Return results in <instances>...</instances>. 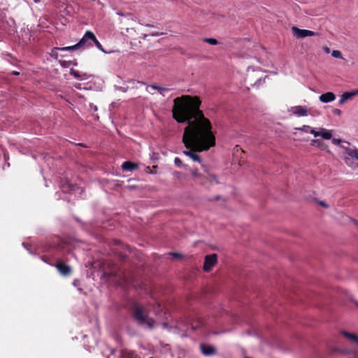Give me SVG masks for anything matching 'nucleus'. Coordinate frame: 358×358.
<instances>
[{"label":"nucleus","instance_id":"nucleus-1","mask_svg":"<svg viewBox=\"0 0 358 358\" xmlns=\"http://www.w3.org/2000/svg\"><path fill=\"white\" fill-rule=\"evenodd\" d=\"M197 96L182 95L173 100V118L178 123H187L182 143L188 150L182 153L194 162H202L197 152L207 151L215 145V136L210 121L204 116Z\"/></svg>","mask_w":358,"mask_h":358},{"label":"nucleus","instance_id":"nucleus-2","mask_svg":"<svg viewBox=\"0 0 358 358\" xmlns=\"http://www.w3.org/2000/svg\"><path fill=\"white\" fill-rule=\"evenodd\" d=\"M128 310L132 320L137 326L150 330L155 328V320L149 316V312L143 304L131 301Z\"/></svg>","mask_w":358,"mask_h":358},{"label":"nucleus","instance_id":"nucleus-3","mask_svg":"<svg viewBox=\"0 0 358 358\" xmlns=\"http://www.w3.org/2000/svg\"><path fill=\"white\" fill-rule=\"evenodd\" d=\"M348 146L341 145V148L344 150L343 154L347 155L343 157V159L348 166H351L352 159L358 160V149H350Z\"/></svg>","mask_w":358,"mask_h":358},{"label":"nucleus","instance_id":"nucleus-4","mask_svg":"<svg viewBox=\"0 0 358 358\" xmlns=\"http://www.w3.org/2000/svg\"><path fill=\"white\" fill-rule=\"evenodd\" d=\"M115 243L116 245L120 246L121 249L124 250V251H119L118 249H117L114 252L117 255V257L119 258V259L121 262H125L127 259L128 255L127 253V251L128 252H131V248L129 245L123 244L120 242L119 240H115Z\"/></svg>","mask_w":358,"mask_h":358},{"label":"nucleus","instance_id":"nucleus-5","mask_svg":"<svg viewBox=\"0 0 358 358\" xmlns=\"http://www.w3.org/2000/svg\"><path fill=\"white\" fill-rule=\"evenodd\" d=\"M94 40H96L95 35L92 31H87L80 41L77 43L78 46H79L80 49L92 46V43Z\"/></svg>","mask_w":358,"mask_h":358},{"label":"nucleus","instance_id":"nucleus-6","mask_svg":"<svg viewBox=\"0 0 358 358\" xmlns=\"http://www.w3.org/2000/svg\"><path fill=\"white\" fill-rule=\"evenodd\" d=\"M292 34L296 38H303L307 36H319L318 32H314L310 30L301 29L296 27L292 28Z\"/></svg>","mask_w":358,"mask_h":358},{"label":"nucleus","instance_id":"nucleus-7","mask_svg":"<svg viewBox=\"0 0 358 358\" xmlns=\"http://www.w3.org/2000/svg\"><path fill=\"white\" fill-rule=\"evenodd\" d=\"M217 262V255L215 253L205 257L203 269L206 272L210 271Z\"/></svg>","mask_w":358,"mask_h":358},{"label":"nucleus","instance_id":"nucleus-8","mask_svg":"<svg viewBox=\"0 0 358 358\" xmlns=\"http://www.w3.org/2000/svg\"><path fill=\"white\" fill-rule=\"evenodd\" d=\"M55 267L58 270V271L64 276H68L71 273V267L68 264L64 263L61 260H59L55 264Z\"/></svg>","mask_w":358,"mask_h":358},{"label":"nucleus","instance_id":"nucleus-9","mask_svg":"<svg viewBox=\"0 0 358 358\" xmlns=\"http://www.w3.org/2000/svg\"><path fill=\"white\" fill-rule=\"evenodd\" d=\"M200 349L202 354L205 356L213 355L217 352V350L215 347L208 344L201 343Z\"/></svg>","mask_w":358,"mask_h":358},{"label":"nucleus","instance_id":"nucleus-10","mask_svg":"<svg viewBox=\"0 0 358 358\" xmlns=\"http://www.w3.org/2000/svg\"><path fill=\"white\" fill-rule=\"evenodd\" d=\"M291 111L293 114L297 116H306L308 114V109L306 106H296L291 108Z\"/></svg>","mask_w":358,"mask_h":358},{"label":"nucleus","instance_id":"nucleus-11","mask_svg":"<svg viewBox=\"0 0 358 358\" xmlns=\"http://www.w3.org/2000/svg\"><path fill=\"white\" fill-rule=\"evenodd\" d=\"M358 94V90L352 92H344L340 99L339 104H343L348 100L352 99L355 96Z\"/></svg>","mask_w":358,"mask_h":358},{"label":"nucleus","instance_id":"nucleus-12","mask_svg":"<svg viewBox=\"0 0 358 358\" xmlns=\"http://www.w3.org/2000/svg\"><path fill=\"white\" fill-rule=\"evenodd\" d=\"M138 164L137 163L132 162L131 161L124 162L121 167L123 171H132L138 169Z\"/></svg>","mask_w":358,"mask_h":358},{"label":"nucleus","instance_id":"nucleus-13","mask_svg":"<svg viewBox=\"0 0 358 358\" xmlns=\"http://www.w3.org/2000/svg\"><path fill=\"white\" fill-rule=\"evenodd\" d=\"M61 188L63 192L71 194L78 189V186L76 184H70L66 182L62 185Z\"/></svg>","mask_w":358,"mask_h":358},{"label":"nucleus","instance_id":"nucleus-14","mask_svg":"<svg viewBox=\"0 0 358 358\" xmlns=\"http://www.w3.org/2000/svg\"><path fill=\"white\" fill-rule=\"evenodd\" d=\"M336 99V96L333 92H328L320 96L319 99L322 103H329L333 101Z\"/></svg>","mask_w":358,"mask_h":358},{"label":"nucleus","instance_id":"nucleus-15","mask_svg":"<svg viewBox=\"0 0 358 358\" xmlns=\"http://www.w3.org/2000/svg\"><path fill=\"white\" fill-rule=\"evenodd\" d=\"M343 336L355 343L358 345V336L352 333H349L345 331H342L341 333Z\"/></svg>","mask_w":358,"mask_h":358},{"label":"nucleus","instance_id":"nucleus-16","mask_svg":"<svg viewBox=\"0 0 358 358\" xmlns=\"http://www.w3.org/2000/svg\"><path fill=\"white\" fill-rule=\"evenodd\" d=\"M70 74L79 80H83L87 78V73L80 74L73 69H70Z\"/></svg>","mask_w":358,"mask_h":358},{"label":"nucleus","instance_id":"nucleus-17","mask_svg":"<svg viewBox=\"0 0 358 358\" xmlns=\"http://www.w3.org/2000/svg\"><path fill=\"white\" fill-rule=\"evenodd\" d=\"M59 63L60 66L63 68H68L71 65L77 66L78 62L76 60H72V61H64V60H59Z\"/></svg>","mask_w":358,"mask_h":358},{"label":"nucleus","instance_id":"nucleus-18","mask_svg":"<svg viewBox=\"0 0 358 358\" xmlns=\"http://www.w3.org/2000/svg\"><path fill=\"white\" fill-rule=\"evenodd\" d=\"M55 50H59L62 51H74L76 50L80 49L79 46H78V43L75 44L74 45L68 46V47H63V48H55Z\"/></svg>","mask_w":358,"mask_h":358},{"label":"nucleus","instance_id":"nucleus-19","mask_svg":"<svg viewBox=\"0 0 358 358\" xmlns=\"http://www.w3.org/2000/svg\"><path fill=\"white\" fill-rule=\"evenodd\" d=\"M174 164L175 165L177 166V167H179V168H183L186 170H188L189 169V166L187 165V164H184L182 162V160L178 158V157H176L175 159H174Z\"/></svg>","mask_w":358,"mask_h":358},{"label":"nucleus","instance_id":"nucleus-20","mask_svg":"<svg viewBox=\"0 0 358 358\" xmlns=\"http://www.w3.org/2000/svg\"><path fill=\"white\" fill-rule=\"evenodd\" d=\"M151 87H152V88L157 90L163 96H164V93L165 92H169L171 90V89H169V88L160 87L157 85H151Z\"/></svg>","mask_w":358,"mask_h":358},{"label":"nucleus","instance_id":"nucleus-21","mask_svg":"<svg viewBox=\"0 0 358 358\" xmlns=\"http://www.w3.org/2000/svg\"><path fill=\"white\" fill-rule=\"evenodd\" d=\"M331 143L334 144V145H341V143H344L348 145H350V143L348 142V141H343L342 139L341 138H332L331 137Z\"/></svg>","mask_w":358,"mask_h":358},{"label":"nucleus","instance_id":"nucleus-22","mask_svg":"<svg viewBox=\"0 0 358 358\" xmlns=\"http://www.w3.org/2000/svg\"><path fill=\"white\" fill-rule=\"evenodd\" d=\"M136 355L133 352L122 351L121 352L122 358H136Z\"/></svg>","mask_w":358,"mask_h":358},{"label":"nucleus","instance_id":"nucleus-23","mask_svg":"<svg viewBox=\"0 0 358 358\" xmlns=\"http://www.w3.org/2000/svg\"><path fill=\"white\" fill-rule=\"evenodd\" d=\"M320 136L324 139H327V140L331 139L332 137L331 133L329 131H327V129H322V131L320 132Z\"/></svg>","mask_w":358,"mask_h":358},{"label":"nucleus","instance_id":"nucleus-24","mask_svg":"<svg viewBox=\"0 0 358 358\" xmlns=\"http://www.w3.org/2000/svg\"><path fill=\"white\" fill-rule=\"evenodd\" d=\"M203 41L213 45L218 44L217 40L213 38H203Z\"/></svg>","mask_w":358,"mask_h":358},{"label":"nucleus","instance_id":"nucleus-25","mask_svg":"<svg viewBox=\"0 0 358 358\" xmlns=\"http://www.w3.org/2000/svg\"><path fill=\"white\" fill-rule=\"evenodd\" d=\"M73 285L74 287H77L78 290L80 292H83V288L81 287V282L80 280L78 279H75L73 282Z\"/></svg>","mask_w":358,"mask_h":358},{"label":"nucleus","instance_id":"nucleus-26","mask_svg":"<svg viewBox=\"0 0 358 358\" xmlns=\"http://www.w3.org/2000/svg\"><path fill=\"white\" fill-rule=\"evenodd\" d=\"M189 170H190L192 175L193 176L194 178H202V175L199 173L197 169H189Z\"/></svg>","mask_w":358,"mask_h":358},{"label":"nucleus","instance_id":"nucleus-27","mask_svg":"<svg viewBox=\"0 0 358 358\" xmlns=\"http://www.w3.org/2000/svg\"><path fill=\"white\" fill-rule=\"evenodd\" d=\"M332 57L338 59H343L342 53L340 50H333L331 52Z\"/></svg>","mask_w":358,"mask_h":358},{"label":"nucleus","instance_id":"nucleus-28","mask_svg":"<svg viewBox=\"0 0 358 358\" xmlns=\"http://www.w3.org/2000/svg\"><path fill=\"white\" fill-rule=\"evenodd\" d=\"M314 143L317 144V146L320 147L322 150H324L327 145L324 144L321 140L316 139L313 141Z\"/></svg>","mask_w":358,"mask_h":358},{"label":"nucleus","instance_id":"nucleus-29","mask_svg":"<svg viewBox=\"0 0 358 358\" xmlns=\"http://www.w3.org/2000/svg\"><path fill=\"white\" fill-rule=\"evenodd\" d=\"M120 283L121 284H129L130 283V280L127 278L126 276H123L119 279Z\"/></svg>","mask_w":358,"mask_h":358},{"label":"nucleus","instance_id":"nucleus-30","mask_svg":"<svg viewBox=\"0 0 358 358\" xmlns=\"http://www.w3.org/2000/svg\"><path fill=\"white\" fill-rule=\"evenodd\" d=\"M93 43L95 44V45L99 49L101 50L102 52H106L105 50H103L101 44L99 42V41L96 38V40L93 41Z\"/></svg>","mask_w":358,"mask_h":358},{"label":"nucleus","instance_id":"nucleus-31","mask_svg":"<svg viewBox=\"0 0 358 358\" xmlns=\"http://www.w3.org/2000/svg\"><path fill=\"white\" fill-rule=\"evenodd\" d=\"M169 255L175 259H181L182 257V255L179 252H170Z\"/></svg>","mask_w":358,"mask_h":358},{"label":"nucleus","instance_id":"nucleus-32","mask_svg":"<svg viewBox=\"0 0 358 358\" xmlns=\"http://www.w3.org/2000/svg\"><path fill=\"white\" fill-rule=\"evenodd\" d=\"M208 179L210 180H213L214 181L216 182V183H219V181L217 180V176L215 174H208Z\"/></svg>","mask_w":358,"mask_h":358},{"label":"nucleus","instance_id":"nucleus-33","mask_svg":"<svg viewBox=\"0 0 358 358\" xmlns=\"http://www.w3.org/2000/svg\"><path fill=\"white\" fill-rule=\"evenodd\" d=\"M265 82V78H259L257 80V81L255 83L254 85L259 86L261 84L264 83Z\"/></svg>","mask_w":358,"mask_h":358},{"label":"nucleus","instance_id":"nucleus-34","mask_svg":"<svg viewBox=\"0 0 358 358\" xmlns=\"http://www.w3.org/2000/svg\"><path fill=\"white\" fill-rule=\"evenodd\" d=\"M300 130L304 131V132H310V130L311 129L310 126L308 125H303L301 128L299 129Z\"/></svg>","mask_w":358,"mask_h":358},{"label":"nucleus","instance_id":"nucleus-35","mask_svg":"<svg viewBox=\"0 0 358 358\" xmlns=\"http://www.w3.org/2000/svg\"><path fill=\"white\" fill-rule=\"evenodd\" d=\"M310 133L311 134H313L314 136H315V137L320 136V132L316 131L315 129H310Z\"/></svg>","mask_w":358,"mask_h":358},{"label":"nucleus","instance_id":"nucleus-36","mask_svg":"<svg viewBox=\"0 0 358 358\" xmlns=\"http://www.w3.org/2000/svg\"><path fill=\"white\" fill-rule=\"evenodd\" d=\"M333 113L336 115H341L342 113V111L338 108H334L333 110Z\"/></svg>","mask_w":358,"mask_h":358},{"label":"nucleus","instance_id":"nucleus-37","mask_svg":"<svg viewBox=\"0 0 358 358\" xmlns=\"http://www.w3.org/2000/svg\"><path fill=\"white\" fill-rule=\"evenodd\" d=\"M318 203L320 206H323L325 208H329V205L327 203H326L324 201H320Z\"/></svg>","mask_w":358,"mask_h":358},{"label":"nucleus","instance_id":"nucleus-38","mask_svg":"<svg viewBox=\"0 0 358 358\" xmlns=\"http://www.w3.org/2000/svg\"><path fill=\"white\" fill-rule=\"evenodd\" d=\"M220 199H221V196L217 195V196H215L213 198L209 199V201H218Z\"/></svg>","mask_w":358,"mask_h":358},{"label":"nucleus","instance_id":"nucleus-39","mask_svg":"<svg viewBox=\"0 0 358 358\" xmlns=\"http://www.w3.org/2000/svg\"><path fill=\"white\" fill-rule=\"evenodd\" d=\"M3 158H4L5 161H7L8 159V152L6 150H3Z\"/></svg>","mask_w":358,"mask_h":358},{"label":"nucleus","instance_id":"nucleus-40","mask_svg":"<svg viewBox=\"0 0 358 358\" xmlns=\"http://www.w3.org/2000/svg\"><path fill=\"white\" fill-rule=\"evenodd\" d=\"M58 53L57 52H55L53 50L51 53V57H53L54 59H57L58 58Z\"/></svg>","mask_w":358,"mask_h":358},{"label":"nucleus","instance_id":"nucleus-41","mask_svg":"<svg viewBox=\"0 0 358 358\" xmlns=\"http://www.w3.org/2000/svg\"><path fill=\"white\" fill-rule=\"evenodd\" d=\"M162 34H163V33H160V32L157 31V32H154V33L151 34L150 35L153 36H160Z\"/></svg>","mask_w":358,"mask_h":358},{"label":"nucleus","instance_id":"nucleus-42","mask_svg":"<svg viewBox=\"0 0 358 358\" xmlns=\"http://www.w3.org/2000/svg\"><path fill=\"white\" fill-rule=\"evenodd\" d=\"M23 246H24V248H25L28 251H29V252H30V253H32V252L31 251V249H30V246H29V245H27L24 243Z\"/></svg>","mask_w":358,"mask_h":358},{"label":"nucleus","instance_id":"nucleus-43","mask_svg":"<svg viewBox=\"0 0 358 358\" xmlns=\"http://www.w3.org/2000/svg\"><path fill=\"white\" fill-rule=\"evenodd\" d=\"M136 185H129V186L127 187V189H136Z\"/></svg>","mask_w":358,"mask_h":358},{"label":"nucleus","instance_id":"nucleus-44","mask_svg":"<svg viewBox=\"0 0 358 358\" xmlns=\"http://www.w3.org/2000/svg\"><path fill=\"white\" fill-rule=\"evenodd\" d=\"M155 155H157V154L154 152V153H153V156H152V158H151L153 161H155V160H157V157Z\"/></svg>","mask_w":358,"mask_h":358},{"label":"nucleus","instance_id":"nucleus-45","mask_svg":"<svg viewBox=\"0 0 358 358\" xmlns=\"http://www.w3.org/2000/svg\"><path fill=\"white\" fill-rule=\"evenodd\" d=\"M90 107H91V108H93L94 110H95V111L97 110V107L96 106H94L92 103L90 104Z\"/></svg>","mask_w":358,"mask_h":358},{"label":"nucleus","instance_id":"nucleus-46","mask_svg":"<svg viewBox=\"0 0 358 358\" xmlns=\"http://www.w3.org/2000/svg\"><path fill=\"white\" fill-rule=\"evenodd\" d=\"M352 301L355 305V306L358 308V301L352 300Z\"/></svg>","mask_w":358,"mask_h":358},{"label":"nucleus","instance_id":"nucleus-47","mask_svg":"<svg viewBox=\"0 0 358 358\" xmlns=\"http://www.w3.org/2000/svg\"><path fill=\"white\" fill-rule=\"evenodd\" d=\"M345 352H346L348 354H353L354 353V351L353 350H344Z\"/></svg>","mask_w":358,"mask_h":358},{"label":"nucleus","instance_id":"nucleus-48","mask_svg":"<svg viewBox=\"0 0 358 358\" xmlns=\"http://www.w3.org/2000/svg\"><path fill=\"white\" fill-rule=\"evenodd\" d=\"M110 275H112V274L108 273H103L104 277H109Z\"/></svg>","mask_w":358,"mask_h":358},{"label":"nucleus","instance_id":"nucleus-49","mask_svg":"<svg viewBox=\"0 0 358 358\" xmlns=\"http://www.w3.org/2000/svg\"><path fill=\"white\" fill-rule=\"evenodd\" d=\"M162 325H163V327H164V328H167V327H168V326H169L168 323H166V322H164V323L162 324Z\"/></svg>","mask_w":358,"mask_h":358},{"label":"nucleus","instance_id":"nucleus-50","mask_svg":"<svg viewBox=\"0 0 358 358\" xmlns=\"http://www.w3.org/2000/svg\"><path fill=\"white\" fill-rule=\"evenodd\" d=\"M110 354L113 355L115 353V350L114 348H111V349H110Z\"/></svg>","mask_w":358,"mask_h":358},{"label":"nucleus","instance_id":"nucleus-51","mask_svg":"<svg viewBox=\"0 0 358 358\" xmlns=\"http://www.w3.org/2000/svg\"><path fill=\"white\" fill-rule=\"evenodd\" d=\"M12 74H13V75H19V74H20V73H19V72H17V71H13V72H12Z\"/></svg>","mask_w":358,"mask_h":358},{"label":"nucleus","instance_id":"nucleus-52","mask_svg":"<svg viewBox=\"0 0 358 358\" xmlns=\"http://www.w3.org/2000/svg\"><path fill=\"white\" fill-rule=\"evenodd\" d=\"M75 220L78 222H80V220L78 218V217H75Z\"/></svg>","mask_w":358,"mask_h":358},{"label":"nucleus","instance_id":"nucleus-53","mask_svg":"<svg viewBox=\"0 0 358 358\" xmlns=\"http://www.w3.org/2000/svg\"><path fill=\"white\" fill-rule=\"evenodd\" d=\"M35 3L39 2L41 0H34Z\"/></svg>","mask_w":358,"mask_h":358},{"label":"nucleus","instance_id":"nucleus-54","mask_svg":"<svg viewBox=\"0 0 358 358\" xmlns=\"http://www.w3.org/2000/svg\"><path fill=\"white\" fill-rule=\"evenodd\" d=\"M6 165H7L8 167L10 166V164L8 162L6 163Z\"/></svg>","mask_w":358,"mask_h":358},{"label":"nucleus","instance_id":"nucleus-55","mask_svg":"<svg viewBox=\"0 0 358 358\" xmlns=\"http://www.w3.org/2000/svg\"><path fill=\"white\" fill-rule=\"evenodd\" d=\"M203 168H204V169H205V171L207 172V171H206V167L205 166H203Z\"/></svg>","mask_w":358,"mask_h":358},{"label":"nucleus","instance_id":"nucleus-56","mask_svg":"<svg viewBox=\"0 0 358 358\" xmlns=\"http://www.w3.org/2000/svg\"><path fill=\"white\" fill-rule=\"evenodd\" d=\"M147 26L148 27H153V25H150V24H148Z\"/></svg>","mask_w":358,"mask_h":358},{"label":"nucleus","instance_id":"nucleus-57","mask_svg":"<svg viewBox=\"0 0 358 358\" xmlns=\"http://www.w3.org/2000/svg\"><path fill=\"white\" fill-rule=\"evenodd\" d=\"M150 358H153V357H150Z\"/></svg>","mask_w":358,"mask_h":358},{"label":"nucleus","instance_id":"nucleus-58","mask_svg":"<svg viewBox=\"0 0 358 358\" xmlns=\"http://www.w3.org/2000/svg\"><path fill=\"white\" fill-rule=\"evenodd\" d=\"M357 166H358V164H357Z\"/></svg>","mask_w":358,"mask_h":358}]
</instances>
